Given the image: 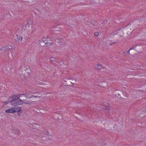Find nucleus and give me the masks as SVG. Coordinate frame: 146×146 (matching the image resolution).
Returning a JSON list of instances; mask_svg holds the SVG:
<instances>
[{"label": "nucleus", "mask_w": 146, "mask_h": 146, "mask_svg": "<svg viewBox=\"0 0 146 146\" xmlns=\"http://www.w3.org/2000/svg\"><path fill=\"white\" fill-rule=\"evenodd\" d=\"M17 39L18 40L21 41L22 40L23 38L21 36L17 35Z\"/></svg>", "instance_id": "obj_10"}, {"label": "nucleus", "mask_w": 146, "mask_h": 146, "mask_svg": "<svg viewBox=\"0 0 146 146\" xmlns=\"http://www.w3.org/2000/svg\"><path fill=\"white\" fill-rule=\"evenodd\" d=\"M50 60L51 62L54 61L56 62H57V61H56V59L53 57L50 58Z\"/></svg>", "instance_id": "obj_7"}, {"label": "nucleus", "mask_w": 146, "mask_h": 146, "mask_svg": "<svg viewBox=\"0 0 146 146\" xmlns=\"http://www.w3.org/2000/svg\"><path fill=\"white\" fill-rule=\"evenodd\" d=\"M14 109H15V112H19L21 110V108L20 107H17L16 108H14Z\"/></svg>", "instance_id": "obj_6"}, {"label": "nucleus", "mask_w": 146, "mask_h": 146, "mask_svg": "<svg viewBox=\"0 0 146 146\" xmlns=\"http://www.w3.org/2000/svg\"><path fill=\"white\" fill-rule=\"evenodd\" d=\"M62 38H60V40H62Z\"/></svg>", "instance_id": "obj_21"}, {"label": "nucleus", "mask_w": 146, "mask_h": 146, "mask_svg": "<svg viewBox=\"0 0 146 146\" xmlns=\"http://www.w3.org/2000/svg\"><path fill=\"white\" fill-rule=\"evenodd\" d=\"M10 102H11L10 101L9 99L8 100L6 101H3L2 102V103L4 105H5Z\"/></svg>", "instance_id": "obj_8"}, {"label": "nucleus", "mask_w": 146, "mask_h": 146, "mask_svg": "<svg viewBox=\"0 0 146 146\" xmlns=\"http://www.w3.org/2000/svg\"><path fill=\"white\" fill-rule=\"evenodd\" d=\"M130 49H129V50L127 51V53H128L129 54V51H130Z\"/></svg>", "instance_id": "obj_18"}, {"label": "nucleus", "mask_w": 146, "mask_h": 146, "mask_svg": "<svg viewBox=\"0 0 146 146\" xmlns=\"http://www.w3.org/2000/svg\"><path fill=\"white\" fill-rule=\"evenodd\" d=\"M55 41H56V42H58V43L61 42H59V41H58V39H56V40H55Z\"/></svg>", "instance_id": "obj_16"}, {"label": "nucleus", "mask_w": 146, "mask_h": 146, "mask_svg": "<svg viewBox=\"0 0 146 146\" xmlns=\"http://www.w3.org/2000/svg\"><path fill=\"white\" fill-rule=\"evenodd\" d=\"M53 44V43H51L50 42H46V43H45V44L47 46L49 47L51 45H52Z\"/></svg>", "instance_id": "obj_11"}, {"label": "nucleus", "mask_w": 146, "mask_h": 146, "mask_svg": "<svg viewBox=\"0 0 146 146\" xmlns=\"http://www.w3.org/2000/svg\"><path fill=\"white\" fill-rule=\"evenodd\" d=\"M23 103V101L19 99L15 103H13V105L15 106L17 105H21Z\"/></svg>", "instance_id": "obj_3"}, {"label": "nucleus", "mask_w": 146, "mask_h": 146, "mask_svg": "<svg viewBox=\"0 0 146 146\" xmlns=\"http://www.w3.org/2000/svg\"><path fill=\"white\" fill-rule=\"evenodd\" d=\"M21 95H24V94H21Z\"/></svg>", "instance_id": "obj_22"}, {"label": "nucleus", "mask_w": 146, "mask_h": 146, "mask_svg": "<svg viewBox=\"0 0 146 146\" xmlns=\"http://www.w3.org/2000/svg\"><path fill=\"white\" fill-rule=\"evenodd\" d=\"M16 97H17V99H18V98L20 97V96L19 95H18L16 96Z\"/></svg>", "instance_id": "obj_15"}, {"label": "nucleus", "mask_w": 146, "mask_h": 146, "mask_svg": "<svg viewBox=\"0 0 146 146\" xmlns=\"http://www.w3.org/2000/svg\"><path fill=\"white\" fill-rule=\"evenodd\" d=\"M12 130L13 132L15 134L19 135L20 133V131L17 128H13Z\"/></svg>", "instance_id": "obj_4"}, {"label": "nucleus", "mask_w": 146, "mask_h": 146, "mask_svg": "<svg viewBox=\"0 0 146 146\" xmlns=\"http://www.w3.org/2000/svg\"><path fill=\"white\" fill-rule=\"evenodd\" d=\"M23 103H25L26 104H30V102L29 101H27L25 102H24Z\"/></svg>", "instance_id": "obj_14"}, {"label": "nucleus", "mask_w": 146, "mask_h": 146, "mask_svg": "<svg viewBox=\"0 0 146 146\" xmlns=\"http://www.w3.org/2000/svg\"><path fill=\"white\" fill-rule=\"evenodd\" d=\"M96 69L98 70H99L102 68V66L101 65H97V66H95Z\"/></svg>", "instance_id": "obj_9"}, {"label": "nucleus", "mask_w": 146, "mask_h": 146, "mask_svg": "<svg viewBox=\"0 0 146 146\" xmlns=\"http://www.w3.org/2000/svg\"><path fill=\"white\" fill-rule=\"evenodd\" d=\"M134 48L133 47V46L131 47V48L129 49L130 50H131V49H134Z\"/></svg>", "instance_id": "obj_17"}, {"label": "nucleus", "mask_w": 146, "mask_h": 146, "mask_svg": "<svg viewBox=\"0 0 146 146\" xmlns=\"http://www.w3.org/2000/svg\"><path fill=\"white\" fill-rule=\"evenodd\" d=\"M99 32H95L94 33V35L96 36H98L99 35Z\"/></svg>", "instance_id": "obj_12"}, {"label": "nucleus", "mask_w": 146, "mask_h": 146, "mask_svg": "<svg viewBox=\"0 0 146 146\" xmlns=\"http://www.w3.org/2000/svg\"><path fill=\"white\" fill-rule=\"evenodd\" d=\"M27 23L29 25H31L32 23V21L31 19L28 20Z\"/></svg>", "instance_id": "obj_13"}, {"label": "nucleus", "mask_w": 146, "mask_h": 146, "mask_svg": "<svg viewBox=\"0 0 146 146\" xmlns=\"http://www.w3.org/2000/svg\"><path fill=\"white\" fill-rule=\"evenodd\" d=\"M44 38H42V39H41L40 40H39L38 41V42L40 44V45H41L42 46H44V44H45V43L46 42H45V41H51L53 40V39L52 38H51V37L50 38L49 36H47L46 37V40H45L44 39Z\"/></svg>", "instance_id": "obj_1"}, {"label": "nucleus", "mask_w": 146, "mask_h": 146, "mask_svg": "<svg viewBox=\"0 0 146 146\" xmlns=\"http://www.w3.org/2000/svg\"><path fill=\"white\" fill-rule=\"evenodd\" d=\"M5 112L7 113H15V109L14 108L11 109H9L5 111Z\"/></svg>", "instance_id": "obj_5"}, {"label": "nucleus", "mask_w": 146, "mask_h": 146, "mask_svg": "<svg viewBox=\"0 0 146 146\" xmlns=\"http://www.w3.org/2000/svg\"><path fill=\"white\" fill-rule=\"evenodd\" d=\"M9 99L10 101H11V104L13 105V103H15V102H16L17 100V97H16V95H13L12 96V97L11 96L9 98Z\"/></svg>", "instance_id": "obj_2"}, {"label": "nucleus", "mask_w": 146, "mask_h": 146, "mask_svg": "<svg viewBox=\"0 0 146 146\" xmlns=\"http://www.w3.org/2000/svg\"><path fill=\"white\" fill-rule=\"evenodd\" d=\"M107 22V20H105L104 21V23H105V22L106 23Z\"/></svg>", "instance_id": "obj_20"}, {"label": "nucleus", "mask_w": 146, "mask_h": 146, "mask_svg": "<svg viewBox=\"0 0 146 146\" xmlns=\"http://www.w3.org/2000/svg\"><path fill=\"white\" fill-rule=\"evenodd\" d=\"M137 46V45H134L133 46V47H134V48L135 47H136Z\"/></svg>", "instance_id": "obj_19"}, {"label": "nucleus", "mask_w": 146, "mask_h": 146, "mask_svg": "<svg viewBox=\"0 0 146 146\" xmlns=\"http://www.w3.org/2000/svg\"><path fill=\"white\" fill-rule=\"evenodd\" d=\"M145 111L146 112V109L145 110Z\"/></svg>", "instance_id": "obj_23"}]
</instances>
